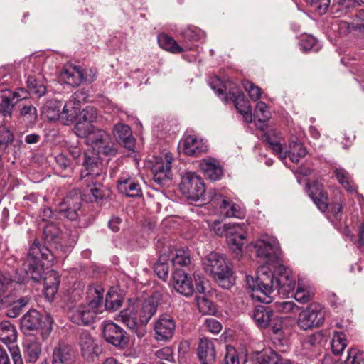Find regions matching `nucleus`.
<instances>
[{
  "label": "nucleus",
  "instance_id": "obj_19",
  "mask_svg": "<svg viewBox=\"0 0 364 364\" xmlns=\"http://www.w3.org/2000/svg\"><path fill=\"white\" fill-rule=\"evenodd\" d=\"M173 287L176 291L185 296H191L194 291L191 278L183 270L175 269L173 272Z\"/></svg>",
  "mask_w": 364,
  "mask_h": 364
},
{
  "label": "nucleus",
  "instance_id": "obj_61",
  "mask_svg": "<svg viewBox=\"0 0 364 364\" xmlns=\"http://www.w3.org/2000/svg\"><path fill=\"white\" fill-rule=\"evenodd\" d=\"M209 85L218 96L225 95L226 87L218 77H211L209 80Z\"/></svg>",
  "mask_w": 364,
  "mask_h": 364
},
{
  "label": "nucleus",
  "instance_id": "obj_43",
  "mask_svg": "<svg viewBox=\"0 0 364 364\" xmlns=\"http://www.w3.org/2000/svg\"><path fill=\"white\" fill-rule=\"evenodd\" d=\"M83 183L87 186L88 191L92 194L96 202L105 198V189L100 182L92 179L87 181H83Z\"/></svg>",
  "mask_w": 364,
  "mask_h": 364
},
{
  "label": "nucleus",
  "instance_id": "obj_32",
  "mask_svg": "<svg viewBox=\"0 0 364 364\" xmlns=\"http://www.w3.org/2000/svg\"><path fill=\"white\" fill-rule=\"evenodd\" d=\"M61 78L65 83L73 87L79 86L85 79L84 73L80 67L64 68L61 73Z\"/></svg>",
  "mask_w": 364,
  "mask_h": 364
},
{
  "label": "nucleus",
  "instance_id": "obj_2",
  "mask_svg": "<svg viewBox=\"0 0 364 364\" xmlns=\"http://www.w3.org/2000/svg\"><path fill=\"white\" fill-rule=\"evenodd\" d=\"M247 283L252 291H259L260 295L257 297L266 304L272 303V294L274 290L279 294L288 296L296 287V279L291 272L280 264L272 269L267 265H261L257 268L255 278L247 277Z\"/></svg>",
  "mask_w": 364,
  "mask_h": 364
},
{
  "label": "nucleus",
  "instance_id": "obj_41",
  "mask_svg": "<svg viewBox=\"0 0 364 364\" xmlns=\"http://www.w3.org/2000/svg\"><path fill=\"white\" fill-rule=\"evenodd\" d=\"M171 262L176 269L188 266L191 263L189 252L183 249L176 250L173 253Z\"/></svg>",
  "mask_w": 364,
  "mask_h": 364
},
{
  "label": "nucleus",
  "instance_id": "obj_14",
  "mask_svg": "<svg viewBox=\"0 0 364 364\" xmlns=\"http://www.w3.org/2000/svg\"><path fill=\"white\" fill-rule=\"evenodd\" d=\"M102 335L105 340L115 347L124 348L129 343L126 331L114 322L105 323Z\"/></svg>",
  "mask_w": 364,
  "mask_h": 364
},
{
  "label": "nucleus",
  "instance_id": "obj_3",
  "mask_svg": "<svg viewBox=\"0 0 364 364\" xmlns=\"http://www.w3.org/2000/svg\"><path fill=\"white\" fill-rule=\"evenodd\" d=\"M104 288L100 284L89 285L87 296L90 301L79 306L70 315V321L77 325H89L93 323L99 314L104 311Z\"/></svg>",
  "mask_w": 364,
  "mask_h": 364
},
{
  "label": "nucleus",
  "instance_id": "obj_10",
  "mask_svg": "<svg viewBox=\"0 0 364 364\" xmlns=\"http://www.w3.org/2000/svg\"><path fill=\"white\" fill-rule=\"evenodd\" d=\"M173 158L170 153L156 157L151 166L154 181L159 185H165L171 180V164Z\"/></svg>",
  "mask_w": 364,
  "mask_h": 364
},
{
  "label": "nucleus",
  "instance_id": "obj_17",
  "mask_svg": "<svg viewBox=\"0 0 364 364\" xmlns=\"http://www.w3.org/2000/svg\"><path fill=\"white\" fill-rule=\"evenodd\" d=\"M306 188L309 197L312 199L316 207L321 212H325L328 207V198L326 191L323 186L317 182L307 183Z\"/></svg>",
  "mask_w": 364,
  "mask_h": 364
},
{
  "label": "nucleus",
  "instance_id": "obj_23",
  "mask_svg": "<svg viewBox=\"0 0 364 364\" xmlns=\"http://www.w3.org/2000/svg\"><path fill=\"white\" fill-rule=\"evenodd\" d=\"M119 319L125 323L129 328L134 331L139 338H142L145 335L146 330L144 326L139 327L137 326L134 306H129L128 308L122 310L119 314Z\"/></svg>",
  "mask_w": 364,
  "mask_h": 364
},
{
  "label": "nucleus",
  "instance_id": "obj_57",
  "mask_svg": "<svg viewBox=\"0 0 364 364\" xmlns=\"http://www.w3.org/2000/svg\"><path fill=\"white\" fill-rule=\"evenodd\" d=\"M313 10L319 15L326 13L330 5L331 0H306Z\"/></svg>",
  "mask_w": 364,
  "mask_h": 364
},
{
  "label": "nucleus",
  "instance_id": "obj_28",
  "mask_svg": "<svg viewBox=\"0 0 364 364\" xmlns=\"http://www.w3.org/2000/svg\"><path fill=\"white\" fill-rule=\"evenodd\" d=\"M255 364H294L288 359H284L277 352L266 349L257 353Z\"/></svg>",
  "mask_w": 364,
  "mask_h": 364
},
{
  "label": "nucleus",
  "instance_id": "obj_37",
  "mask_svg": "<svg viewBox=\"0 0 364 364\" xmlns=\"http://www.w3.org/2000/svg\"><path fill=\"white\" fill-rule=\"evenodd\" d=\"M110 140V135L105 130L95 128L93 132L90 134L87 143L92 146L93 151L98 149L100 145H103Z\"/></svg>",
  "mask_w": 364,
  "mask_h": 364
},
{
  "label": "nucleus",
  "instance_id": "obj_48",
  "mask_svg": "<svg viewBox=\"0 0 364 364\" xmlns=\"http://www.w3.org/2000/svg\"><path fill=\"white\" fill-rule=\"evenodd\" d=\"M196 302L198 309L201 314L213 315L216 312L215 306L206 297L203 296H197Z\"/></svg>",
  "mask_w": 364,
  "mask_h": 364
},
{
  "label": "nucleus",
  "instance_id": "obj_31",
  "mask_svg": "<svg viewBox=\"0 0 364 364\" xmlns=\"http://www.w3.org/2000/svg\"><path fill=\"white\" fill-rule=\"evenodd\" d=\"M158 43L161 48L172 53H181L186 50H193L191 46L186 45L184 47L179 46L176 40L166 33L158 36Z\"/></svg>",
  "mask_w": 364,
  "mask_h": 364
},
{
  "label": "nucleus",
  "instance_id": "obj_5",
  "mask_svg": "<svg viewBox=\"0 0 364 364\" xmlns=\"http://www.w3.org/2000/svg\"><path fill=\"white\" fill-rule=\"evenodd\" d=\"M243 226H245L244 224H226L215 221L213 228L218 235L220 237L225 235L230 248L235 254L239 255L242 252L243 241L246 238V235L242 231Z\"/></svg>",
  "mask_w": 364,
  "mask_h": 364
},
{
  "label": "nucleus",
  "instance_id": "obj_53",
  "mask_svg": "<svg viewBox=\"0 0 364 364\" xmlns=\"http://www.w3.org/2000/svg\"><path fill=\"white\" fill-rule=\"evenodd\" d=\"M122 305V300L120 299L117 294L108 293L106 296L105 305H103L104 309L110 311H117Z\"/></svg>",
  "mask_w": 364,
  "mask_h": 364
},
{
  "label": "nucleus",
  "instance_id": "obj_12",
  "mask_svg": "<svg viewBox=\"0 0 364 364\" xmlns=\"http://www.w3.org/2000/svg\"><path fill=\"white\" fill-rule=\"evenodd\" d=\"M161 300V294L155 291L143 301L139 310L135 309L136 319L141 325H146L156 314Z\"/></svg>",
  "mask_w": 364,
  "mask_h": 364
},
{
  "label": "nucleus",
  "instance_id": "obj_13",
  "mask_svg": "<svg viewBox=\"0 0 364 364\" xmlns=\"http://www.w3.org/2000/svg\"><path fill=\"white\" fill-rule=\"evenodd\" d=\"M176 328V321L168 314H162L154 322L155 338L158 341H168L172 339Z\"/></svg>",
  "mask_w": 364,
  "mask_h": 364
},
{
  "label": "nucleus",
  "instance_id": "obj_1",
  "mask_svg": "<svg viewBox=\"0 0 364 364\" xmlns=\"http://www.w3.org/2000/svg\"><path fill=\"white\" fill-rule=\"evenodd\" d=\"M43 236L46 245H41L38 240L33 241L23 259L24 270H16L14 276L11 277L12 283L25 284L30 279L35 282H39L43 277L44 266L41 259L53 262L54 257L58 256L51 248L58 252H65L73 245L69 234L60 232L58 227L53 223L46 226Z\"/></svg>",
  "mask_w": 364,
  "mask_h": 364
},
{
  "label": "nucleus",
  "instance_id": "obj_35",
  "mask_svg": "<svg viewBox=\"0 0 364 364\" xmlns=\"http://www.w3.org/2000/svg\"><path fill=\"white\" fill-rule=\"evenodd\" d=\"M17 338L16 328L9 321L0 323V340L5 344L13 343Z\"/></svg>",
  "mask_w": 364,
  "mask_h": 364
},
{
  "label": "nucleus",
  "instance_id": "obj_29",
  "mask_svg": "<svg viewBox=\"0 0 364 364\" xmlns=\"http://www.w3.org/2000/svg\"><path fill=\"white\" fill-rule=\"evenodd\" d=\"M200 167L205 175L213 181L220 180L223 174V166L216 159H204Z\"/></svg>",
  "mask_w": 364,
  "mask_h": 364
},
{
  "label": "nucleus",
  "instance_id": "obj_15",
  "mask_svg": "<svg viewBox=\"0 0 364 364\" xmlns=\"http://www.w3.org/2000/svg\"><path fill=\"white\" fill-rule=\"evenodd\" d=\"M78 344L82 355L86 360L93 359L100 352V348L96 339L88 331H82L80 333Z\"/></svg>",
  "mask_w": 364,
  "mask_h": 364
},
{
  "label": "nucleus",
  "instance_id": "obj_6",
  "mask_svg": "<svg viewBox=\"0 0 364 364\" xmlns=\"http://www.w3.org/2000/svg\"><path fill=\"white\" fill-rule=\"evenodd\" d=\"M179 188L188 199L203 202L210 200L213 196H206L205 186L200 177L196 173L187 172L181 176Z\"/></svg>",
  "mask_w": 364,
  "mask_h": 364
},
{
  "label": "nucleus",
  "instance_id": "obj_54",
  "mask_svg": "<svg viewBox=\"0 0 364 364\" xmlns=\"http://www.w3.org/2000/svg\"><path fill=\"white\" fill-rule=\"evenodd\" d=\"M301 48L306 51L317 52L320 50L321 46L316 38L312 36H306L301 41Z\"/></svg>",
  "mask_w": 364,
  "mask_h": 364
},
{
  "label": "nucleus",
  "instance_id": "obj_60",
  "mask_svg": "<svg viewBox=\"0 0 364 364\" xmlns=\"http://www.w3.org/2000/svg\"><path fill=\"white\" fill-rule=\"evenodd\" d=\"M95 151H97V154L99 156L100 154H103L105 156H115L117 153V149L114 148L113 143L111 141V139L108 141L107 143H105L103 145H100V146Z\"/></svg>",
  "mask_w": 364,
  "mask_h": 364
},
{
  "label": "nucleus",
  "instance_id": "obj_64",
  "mask_svg": "<svg viewBox=\"0 0 364 364\" xmlns=\"http://www.w3.org/2000/svg\"><path fill=\"white\" fill-rule=\"evenodd\" d=\"M155 355L161 360L171 361L173 360V349L170 346L164 347L158 350Z\"/></svg>",
  "mask_w": 364,
  "mask_h": 364
},
{
  "label": "nucleus",
  "instance_id": "obj_40",
  "mask_svg": "<svg viewBox=\"0 0 364 364\" xmlns=\"http://www.w3.org/2000/svg\"><path fill=\"white\" fill-rule=\"evenodd\" d=\"M168 257L164 252L159 257L158 261L154 264V270L159 278L166 281L168 276Z\"/></svg>",
  "mask_w": 364,
  "mask_h": 364
},
{
  "label": "nucleus",
  "instance_id": "obj_52",
  "mask_svg": "<svg viewBox=\"0 0 364 364\" xmlns=\"http://www.w3.org/2000/svg\"><path fill=\"white\" fill-rule=\"evenodd\" d=\"M23 120L30 124H34L38 119L37 109L33 105H24L20 111Z\"/></svg>",
  "mask_w": 364,
  "mask_h": 364
},
{
  "label": "nucleus",
  "instance_id": "obj_62",
  "mask_svg": "<svg viewBox=\"0 0 364 364\" xmlns=\"http://www.w3.org/2000/svg\"><path fill=\"white\" fill-rule=\"evenodd\" d=\"M204 328H206L209 332L217 334L222 330V325L215 318H209L205 319L204 323Z\"/></svg>",
  "mask_w": 364,
  "mask_h": 364
},
{
  "label": "nucleus",
  "instance_id": "obj_9",
  "mask_svg": "<svg viewBox=\"0 0 364 364\" xmlns=\"http://www.w3.org/2000/svg\"><path fill=\"white\" fill-rule=\"evenodd\" d=\"M82 196L78 189L70 191L59 204L58 213L60 218L76 221L80 217Z\"/></svg>",
  "mask_w": 364,
  "mask_h": 364
},
{
  "label": "nucleus",
  "instance_id": "obj_4",
  "mask_svg": "<svg viewBox=\"0 0 364 364\" xmlns=\"http://www.w3.org/2000/svg\"><path fill=\"white\" fill-rule=\"evenodd\" d=\"M203 267L222 288L229 289L234 285L232 264L222 255L211 252L204 260Z\"/></svg>",
  "mask_w": 364,
  "mask_h": 364
},
{
  "label": "nucleus",
  "instance_id": "obj_44",
  "mask_svg": "<svg viewBox=\"0 0 364 364\" xmlns=\"http://www.w3.org/2000/svg\"><path fill=\"white\" fill-rule=\"evenodd\" d=\"M30 298L27 296L19 298L14 301L8 308L6 311L7 316L10 318H16L19 316L23 309L28 305Z\"/></svg>",
  "mask_w": 364,
  "mask_h": 364
},
{
  "label": "nucleus",
  "instance_id": "obj_27",
  "mask_svg": "<svg viewBox=\"0 0 364 364\" xmlns=\"http://www.w3.org/2000/svg\"><path fill=\"white\" fill-rule=\"evenodd\" d=\"M74 360V351L71 346L60 343L53 352L52 364H70Z\"/></svg>",
  "mask_w": 364,
  "mask_h": 364
},
{
  "label": "nucleus",
  "instance_id": "obj_24",
  "mask_svg": "<svg viewBox=\"0 0 364 364\" xmlns=\"http://www.w3.org/2000/svg\"><path fill=\"white\" fill-rule=\"evenodd\" d=\"M21 328L24 333L42 328V316L35 310H30L24 314L20 321Z\"/></svg>",
  "mask_w": 364,
  "mask_h": 364
},
{
  "label": "nucleus",
  "instance_id": "obj_49",
  "mask_svg": "<svg viewBox=\"0 0 364 364\" xmlns=\"http://www.w3.org/2000/svg\"><path fill=\"white\" fill-rule=\"evenodd\" d=\"M201 31L195 26H189L181 31L180 35L185 41H198L202 36Z\"/></svg>",
  "mask_w": 364,
  "mask_h": 364
},
{
  "label": "nucleus",
  "instance_id": "obj_39",
  "mask_svg": "<svg viewBox=\"0 0 364 364\" xmlns=\"http://www.w3.org/2000/svg\"><path fill=\"white\" fill-rule=\"evenodd\" d=\"M41 354V344L39 342L30 341L24 350L26 363L34 364Z\"/></svg>",
  "mask_w": 364,
  "mask_h": 364
},
{
  "label": "nucleus",
  "instance_id": "obj_7",
  "mask_svg": "<svg viewBox=\"0 0 364 364\" xmlns=\"http://www.w3.org/2000/svg\"><path fill=\"white\" fill-rule=\"evenodd\" d=\"M325 316L324 307L320 304L312 303L299 313L296 323L300 329L307 331L321 326Z\"/></svg>",
  "mask_w": 364,
  "mask_h": 364
},
{
  "label": "nucleus",
  "instance_id": "obj_25",
  "mask_svg": "<svg viewBox=\"0 0 364 364\" xmlns=\"http://www.w3.org/2000/svg\"><path fill=\"white\" fill-rule=\"evenodd\" d=\"M208 150V146L202 139L195 135L187 136L183 141V151L186 155L198 156Z\"/></svg>",
  "mask_w": 364,
  "mask_h": 364
},
{
  "label": "nucleus",
  "instance_id": "obj_50",
  "mask_svg": "<svg viewBox=\"0 0 364 364\" xmlns=\"http://www.w3.org/2000/svg\"><path fill=\"white\" fill-rule=\"evenodd\" d=\"M95 128L92 124L80 119L75 125L74 129L77 136L87 139L90 134L93 132Z\"/></svg>",
  "mask_w": 364,
  "mask_h": 364
},
{
  "label": "nucleus",
  "instance_id": "obj_56",
  "mask_svg": "<svg viewBox=\"0 0 364 364\" xmlns=\"http://www.w3.org/2000/svg\"><path fill=\"white\" fill-rule=\"evenodd\" d=\"M242 85L252 100L257 101L259 100L262 93V89L259 87L247 80L244 81Z\"/></svg>",
  "mask_w": 364,
  "mask_h": 364
},
{
  "label": "nucleus",
  "instance_id": "obj_58",
  "mask_svg": "<svg viewBox=\"0 0 364 364\" xmlns=\"http://www.w3.org/2000/svg\"><path fill=\"white\" fill-rule=\"evenodd\" d=\"M345 364H364V352L351 348L348 350Z\"/></svg>",
  "mask_w": 364,
  "mask_h": 364
},
{
  "label": "nucleus",
  "instance_id": "obj_34",
  "mask_svg": "<svg viewBox=\"0 0 364 364\" xmlns=\"http://www.w3.org/2000/svg\"><path fill=\"white\" fill-rule=\"evenodd\" d=\"M85 98L84 94L82 92H75L70 99L65 102L62 114L71 117L77 115L81 101L84 100Z\"/></svg>",
  "mask_w": 364,
  "mask_h": 364
},
{
  "label": "nucleus",
  "instance_id": "obj_38",
  "mask_svg": "<svg viewBox=\"0 0 364 364\" xmlns=\"http://www.w3.org/2000/svg\"><path fill=\"white\" fill-rule=\"evenodd\" d=\"M306 148L301 142L293 140L289 141L287 157H289L293 163H298L301 158L306 155Z\"/></svg>",
  "mask_w": 364,
  "mask_h": 364
},
{
  "label": "nucleus",
  "instance_id": "obj_47",
  "mask_svg": "<svg viewBox=\"0 0 364 364\" xmlns=\"http://www.w3.org/2000/svg\"><path fill=\"white\" fill-rule=\"evenodd\" d=\"M342 26L347 27L348 28H353L355 31H358L360 33L364 35V9L358 11L354 16L352 23L350 24L343 22Z\"/></svg>",
  "mask_w": 364,
  "mask_h": 364
},
{
  "label": "nucleus",
  "instance_id": "obj_33",
  "mask_svg": "<svg viewBox=\"0 0 364 364\" xmlns=\"http://www.w3.org/2000/svg\"><path fill=\"white\" fill-rule=\"evenodd\" d=\"M16 96L10 90H4L0 92V112L4 117H11L13 108L17 102V100L14 101Z\"/></svg>",
  "mask_w": 364,
  "mask_h": 364
},
{
  "label": "nucleus",
  "instance_id": "obj_51",
  "mask_svg": "<svg viewBox=\"0 0 364 364\" xmlns=\"http://www.w3.org/2000/svg\"><path fill=\"white\" fill-rule=\"evenodd\" d=\"M254 119L255 121L257 120L262 123L266 122L269 119V110L264 102L259 101L257 103L254 112Z\"/></svg>",
  "mask_w": 364,
  "mask_h": 364
},
{
  "label": "nucleus",
  "instance_id": "obj_30",
  "mask_svg": "<svg viewBox=\"0 0 364 364\" xmlns=\"http://www.w3.org/2000/svg\"><path fill=\"white\" fill-rule=\"evenodd\" d=\"M43 280L45 296L48 300H52L59 288V274L55 270L48 271L45 274Z\"/></svg>",
  "mask_w": 364,
  "mask_h": 364
},
{
  "label": "nucleus",
  "instance_id": "obj_18",
  "mask_svg": "<svg viewBox=\"0 0 364 364\" xmlns=\"http://www.w3.org/2000/svg\"><path fill=\"white\" fill-rule=\"evenodd\" d=\"M252 317L257 326L262 328L270 326L272 323L278 318L270 306L264 305L256 306Z\"/></svg>",
  "mask_w": 364,
  "mask_h": 364
},
{
  "label": "nucleus",
  "instance_id": "obj_16",
  "mask_svg": "<svg viewBox=\"0 0 364 364\" xmlns=\"http://www.w3.org/2000/svg\"><path fill=\"white\" fill-rule=\"evenodd\" d=\"M228 95L233 102L236 109L243 116L245 122H252V107L244 93L241 90L232 89L229 91Z\"/></svg>",
  "mask_w": 364,
  "mask_h": 364
},
{
  "label": "nucleus",
  "instance_id": "obj_55",
  "mask_svg": "<svg viewBox=\"0 0 364 364\" xmlns=\"http://www.w3.org/2000/svg\"><path fill=\"white\" fill-rule=\"evenodd\" d=\"M14 134L6 127H0V151H4L9 144L14 141Z\"/></svg>",
  "mask_w": 364,
  "mask_h": 364
},
{
  "label": "nucleus",
  "instance_id": "obj_21",
  "mask_svg": "<svg viewBox=\"0 0 364 364\" xmlns=\"http://www.w3.org/2000/svg\"><path fill=\"white\" fill-rule=\"evenodd\" d=\"M117 189L127 197L138 198L142 196L139 183L129 176H122L118 179Z\"/></svg>",
  "mask_w": 364,
  "mask_h": 364
},
{
  "label": "nucleus",
  "instance_id": "obj_45",
  "mask_svg": "<svg viewBox=\"0 0 364 364\" xmlns=\"http://www.w3.org/2000/svg\"><path fill=\"white\" fill-rule=\"evenodd\" d=\"M27 86L31 94L42 97L46 92V87L41 80L34 75H29L27 79Z\"/></svg>",
  "mask_w": 364,
  "mask_h": 364
},
{
  "label": "nucleus",
  "instance_id": "obj_22",
  "mask_svg": "<svg viewBox=\"0 0 364 364\" xmlns=\"http://www.w3.org/2000/svg\"><path fill=\"white\" fill-rule=\"evenodd\" d=\"M117 141L127 148L128 150H133L134 148V139L132 132L128 125L118 123L114 126L113 131Z\"/></svg>",
  "mask_w": 364,
  "mask_h": 364
},
{
  "label": "nucleus",
  "instance_id": "obj_63",
  "mask_svg": "<svg viewBox=\"0 0 364 364\" xmlns=\"http://www.w3.org/2000/svg\"><path fill=\"white\" fill-rule=\"evenodd\" d=\"M226 355L222 364H240L238 355L235 349L232 347H227Z\"/></svg>",
  "mask_w": 364,
  "mask_h": 364
},
{
  "label": "nucleus",
  "instance_id": "obj_20",
  "mask_svg": "<svg viewBox=\"0 0 364 364\" xmlns=\"http://www.w3.org/2000/svg\"><path fill=\"white\" fill-rule=\"evenodd\" d=\"M197 355L201 364H213L216 358L213 341L205 337L202 338L197 348Z\"/></svg>",
  "mask_w": 364,
  "mask_h": 364
},
{
  "label": "nucleus",
  "instance_id": "obj_8",
  "mask_svg": "<svg viewBox=\"0 0 364 364\" xmlns=\"http://www.w3.org/2000/svg\"><path fill=\"white\" fill-rule=\"evenodd\" d=\"M254 247L257 256L265 260L264 265H267L272 269L279 264L280 247L278 240L273 237H267L264 239L257 240Z\"/></svg>",
  "mask_w": 364,
  "mask_h": 364
},
{
  "label": "nucleus",
  "instance_id": "obj_42",
  "mask_svg": "<svg viewBox=\"0 0 364 364\" xmlns=\"http://www.w3.org/2000/svg\"><path fill=\"white\" fill-rule=\"evenodd\" d=\"M334 174L338 181L348 191H356V188L350 179L349 173L342 168H338L334 170Z\"/></svg>",
  "mask_w": 364,
  "mask_h": 364
},
{
  "label": "nucleus",
  "instance_id": "obj_11",
  "mask_svg": "<svg viewBox=\"0 0 364 364\" xmlns=\"http://www.w3.org/2000/svg\"><path fill=\"white\" fill-rule=\"evenodd\" d=\"M83 158L80 179L87 181L100 176L102 173V162L100 156L94 151H90L85 152Z\"/></svg>",
  "mask_w": 364,
  "mask_h": 364
},
{
  "label": "nucleus",
  "instance_id": "obj_46",
  "mask_svg": "<svg viewBox=\"0 0 364 364\" xmlns=\"http://www.w3.org/2000/svg\"><path fill=\"white\" fill-rule=\"evenodd\" d=\"M346 346L347 341L345 334L343 333H336L331 341L333 353L336 355H339L343 353Z\"/></svg>",
  "mask_w": 364,
  "mask_h": 364
},
{
  "label": "nucleus",
  "instance_id": "obj_59",
  "mask_svg": "<svg viewBox=\"0 0 364 364\" xmlns=\"http://www.w3.org/2000/svg\"><path fill=\"white\" fill-rule=\"evenodd\" d=\"M97 118V110L92 106H87L81 112V119L92 124Z\"/></svg>",
  "mask_w": 364,
  "mask_h": 364
},
{
  "label": "nucleus",
  "instance_id": "obj_36",
  "mask_svg": "<svg viewBox=\"0 0 364 364\" xmlns=\"http://www.w3.org/2000/svg\"><path fill=\"white\" fill-rule=\"evenodd\" d=\"M60 110L61 102L56 100L48 101L42 108L43 114L50 121L58 119L62 114Z\"/></svg>",
  "mask_w": 364,
  "mask_h": 364
},
{
  "label": "nucleus",
  "instance_id": "obj_26",
  "mask_svg": "<svg viewBox=\"0 0 364 364\" xmlns=\"http://www.w3.org/2000/svg\"><path fill=\"white\" fill-rule=\"evenodd\" d=\"M213 203H217L219 205L220 212L222 215L227 218L235 217L239 218L240 211L239 207L232 201L225 198L220 194H215L210 199Z\"/></svg>",
  "mask_w": 364,
  "mask_h": 364
}]
</instances>
